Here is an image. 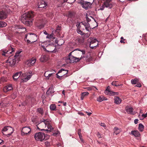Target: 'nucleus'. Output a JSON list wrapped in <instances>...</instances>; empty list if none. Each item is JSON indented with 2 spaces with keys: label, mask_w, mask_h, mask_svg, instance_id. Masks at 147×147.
I'll return each mask as SVG.
<instances>
[{
  "label": "nucleus",
  "mask_w": 147,
  "mask_h": 147,
  "mask_svg": "<svg viewBox=\"0 0 147 147\" xmlns=\"http://www.w3.org/2000/svg\"><path fill=\"white\" fill-rule=\"evenodd\" d=\"M40 59L41 62H45L48 60V58L47 55H44L41 56Z\"/></svg>",
  "instance_id": "nucleus-22"
},
{
  "label": "nucleus",
  "mask_w": 147,
  "mask_h": 147,
  "mask_svg": "<svg viewBox=\"0 0 147 147\" xmlns=\"http://www.w3.org/2000/svg\"><path fill=\"white\" fill-rule=\"evenodd\" d=\"M11 49H10L8 50H1L0 51V54L1 55L4 56L5 57H8L9 54H12V53L15 51V49L11 47Z\"/></svg>",
  "instance_id": "nucleus-8"
},
{
  "label": "nucleus",
  "mask_w": 147,
  "mask_h": 147,
  "mask_svg": "<svg viewBox=\"0 0 147 147\" xmlns=\"http://www.w3.org/2000/svg\"><path fill=\"white\" fill-rule=\"evenodd\" d=\"M76 13L73 11H69L67 16L68 17L67 19V21L69 22L70 24H72L74 19L75 17Z\"/></svg>",
  "instance_id": "nucleus-9"
},
{
  "label": "nucleus",
  "mask_w": 147,
  "mask_h": 147,
  "mask_svg": "<svg viewBox=\"0 0 147 147\" xmlns=\"http://www.w3.org/2000/svg\"><path fill=\"white\" fill-rule=\"evenodd\" d=\"M3 133L4 135H10L13 133V129L10 126L5 127L2 130Z\"/></svg>",
  "instance_id": "nucleus-7"
},
{
  "label": "nucleus",
  "mask_w": 147,
  "mask_h": 147,
  "mask_svg": "<svg viewBox=\"0 0 147 147\" xmlns=\"http://www.w3.org/2000/svg\"><path fill=\"white\" fill-rule=\"evenodd\" d=\"M58 73L57 74H56V75H57V78H59V79H60V80L61 79H62V77H63V76H62V75H61H61H61V76H59V75H58Z\"/></svg>",
  "instance_id": "nucleus-52"
},
{
  "label": "nucleus",
  "mask_w": 147,
  "mask_h": 147,
  "mask_svg": "<svg viewBox=\"0 0 147 147\" xmlns=\"http://www.w3.org/2000/svg\"><path fill=\"white\" fill-rule=\"evenodd\" d=\"M19 73H17L14 74L13 76V78L15 81H16L20 77L19 76Z\"/></svg>",
  "instance_id": "nucleus-29"
},
{
  "label": "nucleus",
  "mask_w": 147,
  "mask_h": 147,
  "mask_svg": "<svg viewBox=\"0 0 147 147\" xmlns=\"http://www.w3.org/2000/svg\"><path fill=\"white\" fill-rule=\"evenodd\" d=\"M100 125L103 127H106V125H105V124L104 123H101L100 124Z\"/></svg>",
  "instance_id": "nucleus-58"
},
{
  "label": "nucleus",
  "mask_w": 147,
  "mask_h": 147,
  "mask_svg": "<svg viewBox=\"0 0 147 147\" xmlns=\"http://www.w3.org/2000/svg\"><path fill=\"white\" fill-rule=\"evenodd\" d=\"M10 11L9 9H0V20H3L7 18V13Z\"/></svg>",
  "instance_id": "nucleus-6"
},
{
  "label": "nucleus",
  "mask_w": 147,
  "mask_h": 147,
  "mask_svg": "<svg viewBox=\"0 0 147 147\" xmlns=\"http://www.w3.org/2000/svg\"><path fill=\"white\" fill-rule=\"evenodd\" d=\"M34 15V12L32 11H29L23 14L22 16V18L23 20H25L23 22L24 24L28 26L31 25Z\"/></svg>",
  "instance_id": "nucleus-1"
},
{
  "label": "nucleus",
  "mask_w": 147,
  "mask_h": 147,
  "mask_svg": "<svg viewBox=\"0 0 147 147\" xmlns=\"http://www.w3.org/2000/svg\"><path fill=\"white\" fill-rule=\"evenodd\" d=\"M64 2H67L68 1V2L69 3H72L76 1V0H63Z\"/></svg>",
  "instance_id": "nucleus-44"
},
{
  "label": "nucleus",
  "mask_w": 147,
  "mask_h": 147,
  "mask_svg": "<svg viewBox=\"0 0 147 147\" xmlns=\"http://www.w3.org/2000/svg\"><path fill=\"white\" fill-rule=\"evenodd\" d=\"M50 108L51 111H55L56 110V107L55 104H51L50 106Z\"/></svg>",
  "instance_id": "nucleus-32"
},
{
  "label": "nucleus",
  "mask_w": 147,
  "mask_h": 147,
  "mask_svg": "<svg viewBox=\"0 0 147 147\" xmlns=\"http://www.w3.org/2000/svg\"><path fill=\"white\" fill-rule=\"evenodd\" d=\"M80 3L82 5V7L86 9H87L88 7H90L91 5L90 3L89 2H84L83 0L80 1Z\"/></svg>",
  "instance_id": "nucleus-15"
},
{
  "label": "nucleus",
  "mask_w": 147,
  "mask_h": 147,
  "mask_svg": "<svg viewBox=\"0 0 147 147\" xmlns=\"http://www.w3.org/2000/svg\"><path fill=\"white\" fill-rule=\"evenodd\" d=\"M89 42H90V44H94L95 43H97L98 40L96 39H90V40H89Z\"/></svg>",
  "instance_id": "nucleus-33"
},
{
  "label": "nucleus",
  "mask_w": 147,
  "mask_h": 147,
  "mask_svg": "<svg viewBox=\"0 0 147 147\" xmlns=\"http://www.w3.org/2000/svg\"><path fill=\"white\" fill-rule=\"evenodd\" d=\"M36 112L42 115L44 112L43 109L41 108H39L37 109Z\"/></svg>",
  "instance_id": "nucleus-26"
},
{
  "label": "nucleus",
  "mask_w": 147,
  "mask_h": 147,
  "mask_svg": "<svg viewBox=\"0 0 147 147\" xmlns=\"http://www.w3.org/2000/svg\"><path fill=\"white\" fill-rule=\"evenodd\" d=\"M121 100L119 97L115 96L114 98V102L116 104H119L121 103Z\"/></svg>",
  "instance_id": "nucleus-23"
},
{
  "label": "nucleus",
  "mask_w": 147,
  "mask_h": 147,
  "mask_svg": "<svg viewBox=\"0 0 147 147\" xmlns=\"http://www.w3.org/2000/svg\"><path fill=\"white\" fill-rule=\"evenodd\" d=\"M15 28L17 30L15 32L16 33H22L26 31V29L25 28H22L20 26H16Z\"/></svg>",
  "instance_id": "nucleus-13"
},
{
  "label": "nucleus",
  "mask_w": 147,
  "mask_h": 147,
  "mask_svg": "<svg viewBox=\"0 0 147 147\" xmlns=\"http://www.w3.org/2000/svg\"><path fill=\"white\" fill-rule=\"evenodd\" d=\"M30 60L31 61V63H32V65L33 66L35 63L36 61V59L34 57H32L30 59Z\"/></svg>",
  "instance_id": "nucleus-41"
},
{
  "label": "nucleus",
  "mask_w": 147,
  "mask_h": 147,
  "mask_svg": "<svg viewBox=\"0 0 147 147\" xmlns=\"http://www.w3.org/2000/svg\"><path fill=\"white\" fill-rule=\"evenodd\" d=\"M7 25V24L5 22L3 21H1L0 27H5Z\"/></svg>",
  "instance_id": "nucleus-42"
},
{
  "label": "nucleus",
  "mask_w": 147,
  "mask_h": 147,
  "mask_svg": "<svg viewBox=\"0 0 147 147\" xmlns=\"http://www.w3.org/2000/svg\"><path fill=\"white\" fill-rule=\"evenodd\" d=\"M37 128L38 129H40L41 130H45L43 128L46 127L45 124L43 123L42 121L39 123L37 125Z\"/></svg>",
  "instance_id": "nucleus-19"
},
{
  "label": "nucleus",
  "mask_w": 147,
  "mask_h": 147,
  "mask_svg": "<svg viewBox=\"0 0 147 147\" xmlns=\"http://www.w3.org/2000/svg\"><path fill=\"white\" fill-rule=\"evenodd\" d=\"M98 43H95L94 44H90V47L92 49H93L94 47H96L98 45Z\"/></svg>",
  "instance_id": "nucleus-39"
},
{
  "label": "nucleus",
  "mask_w": 147,
  "mask_h": 147,
  "mask_svg": "<svg viewBox=\"0 0 147 147\" xmlns=\"http://www.w3.org/2000/svg\"><path fill=\"white\" fill-rule=\"evenodd\" d=\"M144 126L141 123H140L139 125L138 129L140 131H142L143 130Z\"/></svg>",
  "instance_id": "nucleus-34"
},
{
  "label": "nucleus",
  "mask_w": 147,
  "mask_h": 147,
  "mask_svg": "<svg viewBox=\"0 0 147 147\" xmlns=\"http://www.w3.org/2000/svg\"><path fill=\"white\" fill-rule=\"evenodd\" d=\"M1 80L3 82H6V80L5 79V78L4 77H3L1 79Z\"/></svg>",
  "instance_id": "nucleus-63"
},
{
  "label": "nucleus",
  "mask_w": 147,
  "mask_h": 147,
  "mask_svg": "<svg viewBox=\"0 0 147 147\" xmlns=\"http://www.w3.org/2000/svg\"><path fill=\"white\" fill-rule=\"evenodd\" d=\"M80 24L81 23L80 22H77L76 25V26L77 27V28H80L81 27V25H80Z\"/></svg>",
  "instance_id": "nucleus-50"
},
{
  "label": "nucleus",
  "mask_w": 147,
  "mask_h": 147,
  "mask_svg": "<svg viewBox=\"0 0 147 147\" xmlns=\"http://www.w3.org/2000/svg\"><path fill=\"white\" fill-rule=\"evenodd\" d=\"M89 94V93L88 92H84L82 93L81 94L80 98L81 100H83L84 97L86 96H88Z\"/></svg>",
  "instance_id": "nucleus-28"
},
{
  "label": "nucleus",
  "mask_w": 147,
  "mask_h": 147,
  "mask_svg": "<svg viewBox=\"0 0 147 147\" xmlns=\"http://www.w3.org/2000/svg\"><path fill=\"white\" fill-rule=\"evenodd\" d=\"M34 137L36 140L40 141L46 140L49 138L48 135L45 136L44 133L40 132L35 134Z\"/></svg>",
  "instance_id": "nucleus-4"
},
{
  "label": "nucleus",
  "mask_w": 147,
  "mask_h": 147,
  "mask_svg": "<svg viewBox=\"0 0 147 147\" xmlns=\"http://www.w3.org/2000/svg\"><path fill=\"white\" fill-rule=\"evenodd\" d=\"M142 118H140V119H143L144 118H146L147 117V112L145 114H143L142 115Z\"/></svg>",
  "instance_id": "nucleus-49"
},
{
  "label": "nucleus",
  "mask_w": 147,
  "mask_h": 147,
  "mask_svg": "<svg viewBox=\"0 0 147 147\" xmlns=\"http://www.w3.org/2000/svg\"><path fill=\"white\" fill-rule=\"evenodd\" d=\"M87 59L86 60L87 61H92L93 60V58L91 57H88L87 56L86 57Z\"/></svg>",
  "instance_id": "nucleus-47"
},
{
  "label": "nucleus",
  "mask_w": 147,
  "mask_h": 147,
  "mask_svg": "<svg viewBox=\"0 0 147 147\" xmlns=\"http://www.w3.org/2000/svg\"><path fill=\"white\" fill-rule=\"evenodd\" d=\"M67 71L63 69H61V70L59 71L58 72V73H62V74L61 75H62L63 77V76L65 74H67Z\"/></svg>",
  "instance_id": "nucleus-30"
},
{
  "label": "nucleus",
  "mask_w": 147,
  "mask_h": 147,
  "mask_svg": "<svg viewBox=\"0 0 147 147\" xmlns=\"http://www.w3.org/2000/svg\"><path fill=\"white\" fill-rule=\"evenodd\" d=\"M31 130L29 127H24L22 129L21 133L22 135H24L30 134L31 132Z\"/></svg>",
  "instance_id": "nucleus-11"
},
{
  "label": "nucleus",
  "mask_w": 147,
  "mask_h": 147,
  "mask_svg": "<svg viewBox=\"0 0 147 147\" xmlns=\"http://www.w3.org/2000/svg\"><path fill=\"white\" fill-rule=\"evenodd\" d=\"M38 7L45 9L47 6V3L43 0H40L38 3Z\"/></svg>",
  "instance_id": "nucleus-12"
},
{
  "label": "nucleus",
  "mask_w": 147,
  "mask_h": 147,
  "mask_svg": "<svg viewBox=\"0 0 147 147\" xmlns=\"http://www.w3.org/2000/svg\"><path fill=\"white\" fill-rule=\"evenodd\" d=\"M131 133L132 135L136 137H139L140 135V133L137 130L132 131Z\"/></svg>",
  "instance_id": "nucleus-24"
},
{
  "label": "nucleus",
  "mask_w": 147,
  "mask_h": 147,
  "mask_svg": "<svg viewBox=\"0 0 147 147\" xmlns=\"http://www.w3.org/2000/svg\"><path fill=\"white\" fill-rule=\"evenodd\" d=\"M86 20L87 22H89L91 21V19L87 17L86 18Z\"/></svg>",
  "instance_id": "nucleus-60"
},
{
  "label": "nucleus",
  "mask_w": 147,
  "mask_h": 147,
  "mask_svg": "<svg viewBox=\"0 0 147 147\" xmlns=\"http://www.w3.org/2000/svg\"><path fill=\"white\" fill-rule=\"evenodd\" d=\"M138 82V80L137 78L132 79L131 80V82L132 84H136Z\"/></svg>",
  "instance_id": "nucleus-35"
},
{
  "label": "nucleus",
  "mask_w": 147,
  "mask_h": 147,
  "mask_svg": "<svg viewBox=\"0 0 147 147\" xmlns=\"http://www.w3.org/2000/svg\"><path fill=\"white\" fill-rule=\"evenodd\" d=\"M109 87L110 88V87L108 86V87L106 89L105 92V94H108V93L109 92V91H110L111 90L109 89L108 88Z\"/></svg>",
  "instance_id": "nucleus-51"
},
{
  "label": "nucleus",
  "mask_w": 147,
  "mask_h": 147,
  "mask_svg": "<svg viewBox=\"0 0 147 147\" xmlns=\"http://www.w3.org/2000/svg\"><path fill=\"white\" fill-rule=\"evenodd\" d=\"M20 52L17 53H16L15 55L11 57H9L7 60L8 63H9V65L11 66H14L17 62L19 61V54Z\"/></svg>",
  "instance_id": "nucleus-3"
},
{
  "label": "nucleus",
  "mask_w": 147,
  "mask_h": 147,
  "mask_svg": "<svg viewBox=\"0 0 147 147\" xmlns=\"http://www.w3.org/2000/svg\"><path fill=\"white\" fill-rule=\"evenodd\" d=\"M79 136V137H80V140H81V141L82 142H83V139L82 138V136L81 135V136Z\"/></svg>",
  "instance_id": "nucleus-62"
},
{
  "label": "nucleus",
  "mask_w": 147,
  "mask_h": 147,
  "mask_svg": "<svg viewBox=\"0 0 147 147\" xmlns=\"http://www.w3.org/2000/svg\"><path fill=\"white\" fill-rule=\"evenodd\" d=\"M78 133L79 136L81 135V130H80V129L78 130Z\"/></svg>",
  "instance_id": "nucleus-59"
},
{
  "label": "nucleus",
  "mask_w": 147,
  "mask_h": 147,
  "mask_svg": "<svg viewBox=\"0 0 147 147\" xmlns=\"http://www.w3.org/2000/svg\"><path fill=\"white\" fill-rule=\"evenodd\" d=\"M125 110L127 113L129 114L133 115V109L132 107H130L128 106H126Z\"/></svg>",
  "instance_id": "nucleus-20"
},
{
  "label": "nucleus",
  "mask_w": 147,
  "mask_h": 147,
  "mask_svg": "<svg viewBox=\"0 0 147 147\" xmlns=\"http://www.w3.org/2000/svg\"><path fill=\"white\" fill-rule=\"evenodd\" d=\"M138 119H135L134 120V121L135 123L136 124H137L138 123Z\"/></svg>",
  "instance_id": "nucleus-64"
},
{
  "label": "nucleus",
  "mask_w": 147,
  "mask_h": 147,
  "mask_svg": "<svg viewBox=\"0 0 147 147\" xmlns=\"http://www.w3.org/2000/svg\"><path fill=\"white\" fill-rule=\"evenodd\" d=\"M54 92L53 86L52 85L47 90L46 94L48 95H51Z\"/></svg>",
  "instance_id": "nucleus-21"
},
{
  "label": "nucleus",
  "mask_w": 147,
  "mask_h": 147,
  "mask_svg": "<svg viewBox=\"0 0 147 147\" xmlns=\"http://www.w3.org/2000/svg\"><path fill=\"white\" fill-rule=\"evenodd\" d=\"M81 23L83 25H84L85 27H86V26H90V24L88 22H85V23H83V22H82Z\"/></svg>",
  "instance_id": "nucleus-45"
},
{
  "label": "nucleus",
  "mask_w": 147,
  "mask_h": 147,
  "mask_svg": "<svg viewBox=\"0 0 147 147\" xmlns=\"http://www.w3.org/2000/svg\"><path fill=\"white\" fill-rule=\"evenodd\" d=\"M47 125V127L48 128V129H50L49 130H48L47 129L46 130H46L47 131H52V130H53V128L51 127V126L50 124H48Z\"/></svg>",
  "instance_id": "nucleus-37"
},
{
  "label": "nucleus",
  "mask_w": 147,
  "mask_h": 147,
  "mask_svg": "<svg viewBox=\"0 0 147 147\" xmlns=\"http://www.w3.org/2000/svg\"><path fill=\"white\" fill-rule=\"evenodd\" d=\"M42 121L43 123H45L46 126L47 125L50 124L49 121L47 120L43 119Z\"/></svg>",
  "instance_id": "nucleus-43"
},
{
  "label": "nucleus",
  "mask_w": 147,
  "mask_h": 147,
  "mask_svg": "<svg viewBox=\"0 0 147 147\" xmlns=\"http://www.w3.org/2000/svg\"><path fill=\"white\" fill-rule=\"evenodd\" d=\"M61 29V27H60L58 26L56 30V32H59Z\"/></svg>",
  "instance_id": "nucleus-57"
},
{
  "label": "nucleus",
  "mask_w": 147,
  "mask_h": 147,
  "mask_svg": "<svg viewBox=\"0 0 147 147\" xmlns=\"http://www.w3.org/2000/svg\"><path fill=\"white\" fill-rule=\"evenodd\" d=\"M54 73H51V71H50V72L49 73L48 76V77H47V79L49 80L50 77H51L52 76H53V74Z\"/></svg>",
  "instance_id": "nucleus-48"
},
{
  "label": "nucleus",
  "mask_w": 147,
  "mask_h": 147,
  "mask_svg": "<svg viewBox=\"0 0 147 147\" xmlns=\"http://www.w3.org/2000/svg\"><path fill=\"white\" fill-rule=\"evenodd\" d=\"M106 98L103 96H99L97 99V100L99 102H101L104 100H106Z\"/></svg>",
  "instance_id": "nucleus-25"
},
{
  "label": "nucleus",
  "mask_w": 147,
  "mask_h": 147,
  "mask_svg": "<svg viewBox=\"0 0 147 147\" xmlns=\"http://www.w3.org/2000/svg\"><path fill=\"white\" fill-rule=\"evenodd\" d=\"M104 1V4L105 7L111 8L113 7V5L111 3V0H102Z\"/></svg>",
  "instance_id": "nucleus-16"
},
{
  "label": "nucleus",
  "mask_w": 147,
  "mask_h": 147,
  "mask_svg": "<svg viewBox=\"0 0 147 147\" xmlns=\"http://www.w3.org/2000/svg\"><path fill=\"white\" fill-rule=\"evenodd\" d=\"M36 26L38 27V28L41 29L44 27L45 22L43 20V18H40L36 21Z\"/></svg>",
  "instance_id": "nucleus-10"
},
{
  "label": "nucleus",
  "mask_w": 147,
  "mask_h": 147,
  "mask_svg": "<svg viewBox=\"0 0 147 147\" xmlns=\"http://www.w3.org/2000/svg\"><path fill=\"white\" fill-rule=\"evenodd\" d=\"M96 135L97 136V137L98 138H100L101 137V135H100V134L99 132H98L97 133V134H96Z\"/></svg>",
  "instance_id": "nucleus-61"
},
{
  "label": "nucleus",
  "mask_w": 147,
  "mask_h": 147,
  "mask_svg": "<svg viewBox=\"0 0 147 147\" xmlns=\"http://www.w3.org/2000/svg\"><path fill=\"white\" fill-rule=\"evenodd\" d=\"M73 52H75V53L77 54L76 56L78 57H81V56H84V55L85 53V51L84 50L81 51L80 50L78 51L77 50H76L74 51Z\"/></svg>",
  "instance_id": "nucleus-14"
},
{
  "label": "nucleus",
  "mask_w": 147,
  "mask_h": 147,
  "mask_svg": "<svg viewBox=\"0 0 147 147\" xmlns=\"http://www.w3.org/2000/svg\"><path fill=\"white\" fill-rule=\"evenodd\" d=\"M105 7V5L104 4V3L102 5V6H101L100 8V10H104V9Z\"/></svg>",
  "instance_id": "nucleus-54"
},
{
  "label": "nucleus",
  "mask_w": 147,
  "mask_h": 147,
  "mask_svg": "<svg viewBox=\"0 0 147 147\" xmlns=\"http://www.w3.org/2000/svg\"><path fill=\"white\" fill-rule=\"evenodd\" d=\"M77 31L78 33H80L81 34H83V33H82V32L80 30V28H77Z\"/></svg>",
  "instance_id": "nucleus-53"
},
{
  "label": "nucleus",
  "mask_w": 147,
  "mask_h": 147,
  "mask_svg": "<svg viewBox=\"0 0 147 147\" xmlns=\"http://www.w3.org/2000/svg\"><path fill=\"white\" fill-rule=\"evenodd\" d=\"M55 42L56 43H57V44L59 46L61 45L64 42L62 40H60L59 41H57V40H56Z\"/></svg>",
  "instance_id": "nucleus-38"
},
{
  "label": "nucleus",
  "mask_w": 147,
  "mask_h": 147,
  "mask_svg": "<svg viewBox=\"0 0 147 147\" xmlns=\"http://www.w3.org/2000/svg\"><path fill=\"white\" fill-rule=\"evenodd\" d=\"M108 94H109L111 95L114 96L115 95H118V93L110 91H109V92Z\"/></svg>",
  "instance_id": "nucleus-40"
},
{
  "label": "nucleus",
  "mask_w": 147,
  "mask_h": 147,
  "mask_svg": "<svg viewBox=\"0 0 147 147\" xmlns=\"http://www.w3.org/2000/svg\"><path fill=\"white\" fill-rule=\"evenodd\" d=\"M29 38L31 41L32 43L36 42L37 40V35L34 34H30Z\"/></svg>",
  "instance_id": "nucleus-18"
},
{
  "label": "nucleus",
  "mask_w": 147,
  "mask_h": 147,
  "mask_svg": "<svg viewBox=\"0 0 147 147\" xmlns=\"http://www.w3.org/2000/svg\"><path fill=\"white\" fill-rule=\"evenodd\" d=\"M26 65L28 67H31L32 65L30 59L27 60L25 63Z\"/></svg>",
  "instance_id": "nucleus-36"
},
{
  "label": "nucleus",
  "mask_w": 147,
  "mask_h": 147,
  "mask_svg": "<svg viewBox=\"0 0 147 147\" xmlns=\"http://www.w3.org/2000/svg\"><path fill=\"white\" fill-rule=\"evenodd\" d=\"M112 84L113 86H123L122 84H120L118 81H113L112 83Z\"/></svg>",
  "instance_id": "nucleus-27"
},
{
  "label": "nucleus",
  "mask_w": 147,
  "mask_h": 147,
  "mask_svg": "<svg viewBox=\"0 0 147 147\" xmlns=\"http://www.w3.org/2000/svg\"><path fill=\"white\" fill-rule=\"evenodd\" d=\"M19 73L20 74L19 80L20 79V81L21 83L27 81L30 79L33 74V72L31 71L24 73H22V71L20 72Z\"/></svg>",
  "instance_id": "nucleus-2"
},
{
  "label": "nucleus",
  "mask_w": 147,
  "mask_h": 147,
  "mask_svg": "<svg viewBox=\"0 0 147 147\" xmlns=\"http://www.w3.org/2000/svg\"><path fill=\"white\" fill-rule=\"evenodd\" d=\"M84 56H81V57H78L74 56H71L69 58H67L66 59L65 61L68 63H73L79 61L81 59L83 58Z\"/></svg>",
  "instance_id": "nucleus-5"
},
{
  "label": "nucleus",
  "mask_w": 147,
  "mask_h": 147,
  "mask_svg": "<svg viewBox=\"0 0 147 147\" xmlns=\"http://www.w3.org/2000/svg\"><path fill=\"white\" fill-rule=\"evenodd\" d=\"M114 133L116 135H117L121 131V130L117 127H115L114 129Z\"/></svg>",
  "instance_id": "nucleus-31"
},
{
  "label": "nucleus",
  "mask_w": 147,
  "mask_h": 147,
  "mask_svg": "<svg viewBox=\"0 0 147 147\" xmlns=\"http://www.w3.org/2000/svg\"><path fill=\"white\" fill-rule=\"evenodd\" d=\"M49 72H50V71H47L45 72L44 74V76L46 78V79L47 77H48V76Z\"/></svg>",
  "instance_id": "nucleus-46"
},
{
  "label": "nucleus",
  "mask_w": 147,
  "mask_h": 147,
  "mask_svg": "<svg viewBox=\"0 0 147 147\" xmlns=\"http://www.w3.org/2000/svg\"><path fill=\"white\" fill-rule=\"evenodd\" d=\"M139 87H140L141 86V85L140 83H139L138 82L137 84V85L135 86Z\"/></svg>",
  "instance_id": "nucleus-56"
},
{
  "label": "nucleus",
  "mask_w": 147,
  "mask_h": 147,
  "mask_svg": "<svg viewBox=\"0 0 147 147\" xmlns=\"http://www.w3.org/2000/svg\"><path fill=\"white\" fill-rule=\"evenodd\" d=\"M13 89L12 84H8L4 86L3 89V92L5 93L7 92L8 91L11 90Z\"/></svg>",
  "instance_id": "nucleus-17"
},
{
  "label": "nucleus",
  "mask_w": 147,
  "mask_h": 147,
  "mask_svg": "<svg viewBox=\"0 0 147 147\" xmlns=\"http://www.w3.org/2000/svg\"><path fill=\"white\" fill-rule=\"evenodd\" d=\"M50 35V39H55V37L53 36V34H51L49 35Z\"/></svg>",
  "instance_id": "nucleus-55"
}]
</instances>
